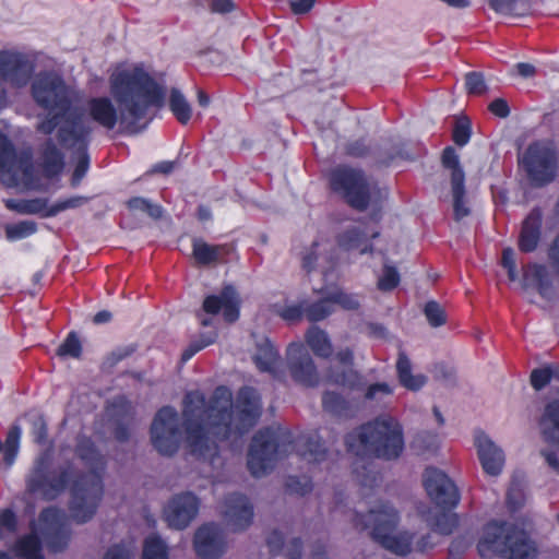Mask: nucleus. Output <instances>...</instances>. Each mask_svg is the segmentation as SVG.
Masks as SVG:
<instances>
[{
  "instance_id": "41",
  "label": "nucleus",
  "mask_w": 559,
  "mask_h": 559,
  "mask_svg": "<svg viewBox=\"0 0 559 559\" xmlns=\"http://www.w3.org/2000/svg\"><path fill=\"white\" fill-rule=\"evenodd\" d=\"M453 194V215L455 221L469 215L471 211L466 205L465 201V181L461 182V178L455 180V183H451Z\"/></svg>"
},
{
  "instance_id": "34",
  "label": "nucleus",
  "mask_w": 559,
  "mask_h": 559,
  "mask_svg": "<svg viewBox=\"0 0 559 559\" xmlns=\"http://www.w3.org/2000/svg\"><path fill=\"white\" fill-rule=\"evenodd\" d=\"M306 342L313 354L321 358H330L333 353V346L328 333L317 325L309 328L306 333Z\"/></svg>"
},
{
  "instance_id": "7",
  "label": "nucleus",
  "mask_w": 559,
  "mask_h": 559,
  "mask_svg": "<svg viewBox=\"0 0 559 559\" xmlns=\"http://www.w3.org/2000/svg\"><path fill=\"white\" fill-rule=\"evenodd\" d=\"M477 551L483 559H536L537 556V549L524 530L497 521L484 526Z\"/></svg>"
},
{
  "instance_id": "4",
  "label": "nucleus",
  "mask_w": 559,
  "mask_h": 559,
  "mask_svg": "<svg viewBox=\"0 0 559 559\" xmlns=\"http://www.w3.org/2000/svg\"><path fill=\"white\" fill-rule=\"evenodd\" d=\"M295 448L298 455L308 463H321L328 455L318 431L301 435L295 444L288 429L270 426L253 435L248 450L247 467L254 477L266 475L278 460L287 456Z\"/></svg>"
},
{
  "instance_id": "2",
  "label": "nucleus",
  "mask_w": 559,
  "mask_h": 559,
  "mask_svg": "<svg viewBox=\"0 0 559 559\" xmlns=\"http://www.w3.org/2000/svg\"><path fill=\"white\" fill-rule=\"evenodd\" d=\"M110 91L119 111L107 96L92 97L86 103L91 120L108 131L119 122L126 133H139L144 128L139 123L148 109L162 108L165 104V88L141 68L111 75Z\"/></svg>"
},
{
  "instance_id": "19",
  "label": "nucleus",
  "mask_w": 559,
  "mask_h": 559,
  "mask_svg": "<svg viewBox=\"0 0 559 559\" xmlns=\"http://www.w3.org/2000/svg\"><path fill=\"white\" fill-rule=\"evenodd\" d=\"M34 67L20 52L0 50V79L12 86H25L33 73Z\"/></svg>"
},
{
  "instance_id": "56",
  "label": "nucleus",
  "mask_w": 559,
  "mask_h": 559,
  "mask_svg": "<svg viewBox=\"0 0 559 559\" xmlns=\"http://www.w3.org/2000/svg\"><path fill=\"white\" fill-rule=\"evenodd\" d=\"M554 378L552 368L543 367L536 368L531 372V384L536 390L539 391L548 385Z\"/></svg>"
},
{
  "instance_id": "30",
  "label": "nucleus",
  "mask_w": 559,
  "mask_h": 559,
  "mask_svg": "<svg viewBox=\"0 0 559 559\" xmlns=\"http://www.w3.org/2000/svg\"><path fill=\"white\" fill-rule=\"evenodd\" d=\"M523 286L535 287L542 297H548L552 290V282L543 264H528L523 274Z\"/></svg>"
},
{
  "instance_id": "46",
  "label": "nucleus",
  "mask_w": 559,
  "mask_h": 559,
  "mask_svg": "<svg viewBox=\"0 0 559 559\" xmlns=\"http://www.w3.org/2000/svg\"><path fill=\"white\" fill-rule=\"evenodd\" d=\"M370 465V463H365L361 466H356L354 472L362 487L373 489L374 487L379 486L382 477L381 474L377 471H373Z\"/></svg>"
},
{
  "instance_id": "31",
  "label": "nucleus",
  "mask_w": 559,
  "mask_h": 559,
  "mask_svg": "<svg viewBox=\"0 0 559 559\" xmlns=\"http://www.w3.org/2000/svg\"><path fill=\"white\" fill-rule=\"evenodd\" d=\"M396 373L401 385L407 390L417 391L421 389L427 381L424 374L412 373V362L403 350H400L397 356Z\"/></svg>"
},
{
  "instance_id": "38",
  "label": "nucleus",
  "mask_w": 559,
  "mask_h": 559,
  "mask_svg": "<svg viewBox=\"0 0 559 559\" xmlns=\"http://www.w3.org/2000/svg\"><path fill=\"white\" fill-rule=\"evenodd\" d=\"M22 430L19 425L9 428L4 443L0 440V453L3 452V460L7 465H12L20 449Z\"/></svg>"
},
{
  "instance_id": "58",
  "label": "nucleus",
  "mask_w": 559,
  "mask_h": 559,
  "mask_svg": "<svg viewBox=\"0 0 559 559\" xmlns=\"http://www.w3.org/2000/svg\"><path fill=\"white\" fill-rule=\"evenodd\" d=\"M304 314H306V307L301 304L285 306L280 312V316L288 322H297Z\"/></svg>"
},
{
  "instance_id": "44",
  "label": "nucleus",
  "mask_w": 559,
  "mask_h": 559,
  "mask_svg": "<svg viewBox=\"0 0 559 559\" xmlns=\"http://www.w3.org/2000/svg\"><path fill=\"white\" fill-rule=\"evenodd\" d=\"M127 206L131 211H140L146 213L154 219H159L163 215V207L159 204L152 203L142 197H133L127 201Z\"/></svg>"
},
{
  "instance_id": "32",
  "label": "nucleus",
  "mask_w": 559,
  "mask_h": 559,
  "mask_svg": "<svg viewBox=\"0 0 559 559\" xmlns=\"http://www.w3.org/2000/svg\"><path fill=\"white\" fill-rule=\"evenodd\" d=\"M224 252H227L226 245H210L202 238L192 240V255L199 265L205 266L216 263Z\"/></svg>"
},
{
  "instance_id": "57",
  "label": "nucleus",
  "mask_w": 559,
  "mask_h": 559,
  "mask_svg": "<svg viewBox=\"0 0 559 559\" xmlns=\"http://www.w3.org/2000/svg\"><path fill=\"white\" fill-rule=\"evenodd\" d=\"M501 265L507 270L509 281L518 280L516 262L512 248L508 247L502 250Z\"/></svg>"
},
{
  "instance_id": "15",
  "label": "nucleus",
  "mask_w": 559,
  "mask_h": 559,
  "mask_svg": "<svg viewBox=\"0 0 559 559\" xmlns=\"http://www.w3.org/2000/svg\"><path fill=\"white\" fill-rule=\"evenodd\" d=\"M38 519L49 550L52 552L63 551L71 537L64 513L57 507H47L40 511Z\"/></svg>"
},
{
  "instance_id": "33",
  "label": "nucleus",
  "mask_w": 559,
  "mask_h": 559,
  "mask_svg": "<svg viewBox=\"0 0 559 559\" xmlns=\"http://www.w3.org/2000/svg\"><path fill=\"white\" fill-rule=\"evenodd\" d=\"M13 551L16 557L22 559H45L41 539L35 532L17 538L14 543Z\"/></svg>"
},
{
  "instance_id": "17",
  "label": "nucleus",
  "mask_w": 559,
  "mask_h": 559,
  "mask_svg": "<svg viewBox=\"0 0 559 559\" xmlns=\"http://www.w3.org/2000/svg\"><path fill=\"white\" fill-rule=\"evenodd\" d=\"M226 540L223 530L215 523L200 526L193 538L195 554L201 559H218L226 551Z\"/></svg>"
},
{
  "instance_id": "59",
  "label": "nucleus",
  "mask_w": 559,
  "mask_h": 559,
  "mask_svg": "<svg viewBox=\"0 0 559 559\" xmlns=\"http://www.w3.org/2000/svg\"><path fill=\"white\" fill-rule=\"evenodd\" d=\"M135 350V344L117 347L107 356V361L109 362L110 366H115L118 362L122 361L123 359L130 357Z\"/></svg>"
},
{
  "instance_id": "60",
  "label": "nucleus",
  "mask_w": 559,
  "mask_h": 559,
  "mask_svg": "<svg viewBox=\"0 0 559 559\" xmlns=\"http://www.w3.org/2000/svg\"><path fill=\"white\" fill-rule=\"evenodd\" d=\"M266 545L270 549V552L273 556L278 555L283 550V547H284L283 534L277 530H273L266 537Z\"/></svg>"
},
{
  "instance_id": "51",
  "label": "nucleus",
  "mask_w": 559,
  "mask_h": 559,
  "mask_svg": "<svg viewBox=\"0 0 559 559\" xmlns=\"http://www.w3.org/2000/svg\"><path fill=\"white\" fill-rule=\"evenodd\" d=\"M401 276L393 265L384 264L383 273L378 280V288L382 292H391L399 286Z\"/></svg>"
},
{
  "instance_id": "28",
  "label": "nucleus",
  "mask_w": 559,
  "mask_h": 559,
  "mask_svg": "<svg viewBox=\"0 0 559 559\" xmlns=\"http://www.w3.org/2000/svg\"><path fill=\"white\" fill-rule=\"evenodd\" d=\"M110 407L115 419L114 437L118 442H127L131 433L129 426L123 423V419H133L134 409L132 403L126 396L121 395L112 401Z\"/></svg>"
},
{
  "instance_id": "5",
  "label": "nucleus",
  "mask_w": 559,
  "mask_h": 559,
  "mask_svg": "<svg viewBox=\"0 0 559 559\" xmlns=\"http://www.w3.org/2000/svg\"><path fill=\"white\" fill-rule=\"evenodd\" d=\"M345 445L348 453L362 461L371 457L395 460L404 450L403 428L395 418L380 415L348 432Z\"/></svg>"
},
{
  "instance_id": "50",
  "label": "nucleus",
  "mask_w": 559,
  "mask_h": 559,
  "mask_svg": "<svg viewBox=\"0 0 559 559\" xmlns=\"http://www.w3.org/2000/svg\"><path fill=\"white\" fill-rule=\"evenodd\" d=\"M286 491L298 496H306L312 491L313 484L307 476H288L285 483Z\"/></svg>"
},
{
  "instance_id": "8",
  "label": "nucleus",
  "mask_w": 559,
  "mask_h": 559,
  "mask_svg": "<svg viewBox=\"0 0 559 559\" xmlns=\"http://www.w3.org/2000/svg\"><path fill=\"white\" fill-rule=\"evenodd\" d=\"M423 485L431 502L440 510L438 514L427 515V524L441 535L452 534L459 525V516L452 511L461 501L460 489L448 474L432 466L425 469Z\"/></svg>"
},
{
  "instance_id": "62",
  "label": "nucleus",
  "mask_w": 559,
  "mask_h": 559,
  "mask_svg": "<svg viewBox=\"0 0 559 559\" xmlns=\"http://www.w3.org/2000/svg\"><path fill=\"white\" fill-rule=\"evenodd\" d=\"M369 147L362 139L353 141L346 146V154L357 158L366 157L369 154Z\"/></svg>"
},
{
  "instance_id": "27",
  "label": "nucleus",
  "mask_w": 559,
  "mask_h": 559,
  "mask_svg": "<svg viewBox=\"0 0 559 559\" xmlns=\"http://www.w3.org/2000/svg\"><path fill=\"white\" fill-rule=\"evenodd\" d=\"M39 166L47 178L60 175L64 168V154L52 138H47L39 148Z\"/></svg>"
},
{
  "instance_id": "36",
  "label": "nucleus",
  "mask_w": 559,
  "mask_h": 559,
  "mask_svg": "<svg viewBox=\"0 0 559 559\" xmlns=\"http://www.w3.org/2000/svg\"><path fill=\"white\" fill-rule=\"evenodd\" d=\"M8 209L16 211L20 214H39L45 217V213L49 210L48 200L45 198H35L29 200H8L5 202Z\"/></svg>"
},
{
  "instance_id": "3",
  "label": "nucleus",
  "mask_w": 559,
  "mask_h": 559,
  "mask_svg": "<svg viewBox=\"0 0 559 559\" xmlns=\"http://www.w3.org/2000/svg\"><path fill=\"white\" fill-rule=\"evenodd\" d=\"M70 485L71 518L78 524H84L93 519L104 496V484L98 473L75 472L71 462L52 468L49 456L41 454L35 460L26 479L27 490L39 493L47 501L57 499Z\"/></svg>"
},
{
  "instance_id": "14",
  "label": "nucleus",
  "mask_w": 559,
  "mask_h": 559,
  "mask_svg": "<svg viewBox=\"0 0 559 559\" xmlns=\"http://www.w3.org/2000/svg\"><path fill=\"white\" fill-rule=\"evenodd\" d=\"M287 367L294 382L306 388L319 385L317 366L302 343H292L287 347Z\"/></svg>"
},
{
  "instance_id": "18",
  "label": "nucleus",
  "mask_w": 559,
  "mask_h": 559,
  "mask_svg": "<svg viewBox=\"0 0 559 559\" xmlns=\"http://www.w3.org/2000/svg\"><path fill=\"white\" fill-rule=\"evenodd\" d=\"M240 298L233 285H225L218 295H207L202 304V310L212 316L222 312L227 323L236 322L240 317Z\"/></svg>"
},
{
  "instance_id": "64",
  "label": "nucleus",
  "mask_w": 559,
  "mask_h": 559,
  "mask_svg": "<svg viewBox=\"0 0 559 559\" xmlns=\"http://www.w3.org/2000/svg\"><path fill=\"white\" fill-rule=\"evenodd\" d=\"M488 110L499 118H507L510 115L508 102L503 98H496L488 105Z\"/></svg>"
},
{
  "instance_id": "9",
  "label": "nucleus",
  "mask_w": 559,
  "mask_h": 559,
  "mask_svg": "<svg viewBox=\"0 0 559 559\" xmlns=\"http://www.w3.org/2000/svg\"><path fill=\"white\" fill-rule=\"evenodd\" d=\"M352 521L359 532L370 530L371 538L386 550L399 556H406L412 551L414 534L408 532L393 534L400 515L391 503L382 502L367 513L355 512Z\"/></svg>"
},
{
  "instance_id": "16",
  "label": "nucleus",
  "mask_w": 559,
  "mask_h": 559,
  "mask_svg": "<svg viewBox=\"0 0 559 559\" xmlns=\"http://www.w3.org/2000/svg\"><path fill=\"white\" fill-rule=\"evenodd\" d=\"M0 171L11 175L12 183L17 185L19 171L23 178L31 180L34 175L32 157L28 154L17 156L11 140L0 131Z\"/></svg>"
},
{
  "instance_id": "39",
  "label": "nucleus",
  "mask_w": 559,
  "mask_h": 559,
  "mask_svg": "<svg viewBox=\"0 0 559 559\" xmlns=\"http://www.w3.org/2000/svg\"><path fill=\"white\" fill-rule=\"evenodd\" d=\"M169 109L181 124H187L190 121L192 116L191 106L177 88H171L170 91Z\"/></svg>"
},
{
  "instance_id": "53",
  "label": "nucleus",
  "mask_w": 559,
  "mask_h": 559,
  "mask_svg": "<svg viewBox=\"0 0 559 559\" xmlns=\"http://www.w3.org/2000/svg\"><path fill=\"white\" fill-rule=\"evenodd\" d=\"M465 88L468 95L479 96L487 91L483 73L472 71L465 74Z\"/></svg>"
},
{
  "instance_id": "49",
  "label": "nucleus",
  "mask_w": 559,
  "mask_h": 559,
  "mask_svg": "<svg viewBox=\"0 0 559 559\" xmlns=\"http://www.w3.org/2000/svg\"><path fill=\"white\" fill-rule=\"evenodd\" d=\"M472 136V123L467 117L456 120L452 130V140L459 146L466 145Z\"/></svg>"
},
{
  "instance_id": "52",
  "label": "nucleus",
  "mask_w": 559,
  "mask_h": 559,
  "mask_svg": "<svg viewBox=\"0 0 559 559\" xmlns=\"http://www.w3.org/2000/svg\"><path fill=\"white\" fill-rule=\"evenodd\" d=\"M424 313L429 324L433 328L441 326L447 322L443 308L435 300L426 302Z\"/></svg>"
},
{
  "instance_id": "23",
  "label": "nucleus",
  "mask_w": 559,
  "mask_h": 559,
  "mask_svg": "<svg viewBox=\"0 0 559 559\" xmlns=\"http://www.w3.org/2000/svg\"><path fill=\"white\" fill-rule=\"evenodd\" d=\"M475 447L484 472L499 475L504 464L503 451L483 430L475 431Z\"/></svg>"
},
{
  "instance_id": "47",
  "label": "nucleus",
  "mask_w": 559,
  "mask_h": 559,
  "mask_svg": "<svg viewBox=\"0 0 559 559\" xmlns=\"http://www.w3.org/2000/svg\"><path fill=\"white\" fill-rule=\"evenodd\" d=\"M37 225L34 222L23 221L5 227V236L9 240H19L35 234Z\"/></svg>"
},
{
  "instance_id": "45",
  "label": "nucleus",
  "mask_w": 559,
  "mask_h": 559,
  "mask_svg": "<svg viewBox=\"0 0 559 559\" xmlns=\"http://www.w3.org/2000/svg\"><path fill=\"white\" fill-rule=\"evenodd\" d=\"M59 357L80 358L82 355V343L76 332H70L57 349Z\"/></svg>"
},
{
  "instance_id": "13",
  "label": "nucleus",
  "mask_w": 559,
  "mask_h": 559,
  "mask_svg": "<svg viewBox=\"0 0 559 559\" xmlns=\"http://www.w3.org/2000/svg\"><path fill=\"white\" fill-rule=\"evenodd\" d=\"M178 413L173 406H163L157 411L151 425V441L162 455H174L180 445Z\"/></svg>"
},
{
  "instance_id": "1",
  "label": "nucleus",
  "mask_w": 559,
  "mask_h": 559,
  "mask_svg": "<svg viewBox=\"0 0 559 559\" xmlns=\"http://www.w3.org/2000/svg\"><path fill=\"white\" fill-rule=\"evenodd\" d=\"M182 416L191 453L213 457L218 454L216 441L240 438L255 426L261 416V400L253 388L242 386L234 411L230 389L218 385L209 400L199 391L188 392L182 401Z\"/></svg>"
},
{
  "instance_id": "63",
  "label": "nucleus",
  "mask_w": 559,
  "mask_h": 559,
  "mask_svg": "<svg viewBox=\"0 0 559 559\" xmlns=\"http://www.w3.org/2000/svg\"><path fill=\"white\" fill-rule=\"evenodd\" d=\"M33 436L35 442L41 444L46 441L48 436L47 424L43 416H39L33 421Z\"/></svg>"
},
{
  "instance_id": "22",
  "label": "nucleus",
  "mask_w": 559,
  "mask_h": 559,
  "mask_svg": "<svg viewBox=\"0 0 559 559\" xmlns=\"http://www.w3.org/2000/svg\"><path fill=\"white\" fill-rule=\"evenodd\" d=\"M335 358L343 368L330 367L326 373L328 381L332 384L350 390L359 388L361 376L353 368L354 352L348 347L341 349L336 353Z\"/></svg>"
},
{
  "instance_id": "54",
  "label": "nucleus",
  "mask_w": 559,
  "mask_h": 559,
  "mask_svg": "<svg viewBox=\"0 0 559 559\" xmlns=\"http://www.w3.org/2000/svg\"><path fill=\"white\" fill-rule=\"evenodd\" d=\"M216 338V333H211L210 335H202L199 341L191 342L188 347L181 354V362L185 364L189 361L197 353L205 348L206 346L213 344Z\"/></svg>"
},
{
  "instance_id": "35",
  "label": "nucleus",
  "mask_w": 559,
  "mask_h": 559,
  "mask_svg": "<svg viewBox=\"0 0 559 559\" xmlns=\"http://www.w3.org/2000/svg\"><path fill=\"white\" fill-rule=\"evenodd\" d=\"M322 407L324 412L340 418H347L353 415L350 403L340 393L333 391L323 393Z\"/></svg>"
},
{
  "instance_id": "43",
  "label": "nucleus",
  "mask_w": 559,
  "mask_h": 559,
  "mask_svg": "<svg viewBox=\"0 0 559 559\" xmlns=\"http://www.w3.org/2000/svg\"><path fill=\"white\" fill-rule=\"evenodd\" d=\"M143 559H168L167 546L159 536H150L144 540Z\"/></svg>"
},
{
  "instance_id": "42",
  "label": "nucleus",
  "mask_w": 559,
  "mask_h": 559,
  "mask_svg": "<svg viewBox=\"0 0 559 559\" xmlns=\"http://www.w3.org/2000/svg\"><path fill=\"white\" fill-rule=\"evenodd\" d=\"M442 166L451 170V183H455L461 178V182L465 181V174L460 165L459 155L452 146H447L441 155Z\"/></svg>"
},
{
  "instance_id": "25",
  "label": "nucleus",
  "mask_w": 559,
  "mask_h": 559,
  "mask_svg": "<svg viewBox=\"0 0 559 559\" xmlns=\"http://www.w3.org/2000/svg\"><path fill=\"white\" fill-rule=\"evenodd\" d=\"M380 231L377 229L367 230L360 226L347 228L336 236L337 246L344 251L358 250L360 254L373 251L370 239L379 237Z\"/></svg>"
},
{
  "instance_id": "11",
  "label": "nucleus",
  "mask_w": 559,
  "mask_h": 559,
  "mask_svg": "<svg viewBox=\"0 0 559 559\" xmlns=\"http://www.w3.org/2000/svg\"><path fill=\"white\" fill-rule=\"evenodd\" d=\"M331 190L357 211H365L370 203V189L364 173L347 166H338L329 176Z\"/></svg>"
},
{
  "instance_id": "6",
  "label": "nucleus",
  "mask_w": 559,
  "mask_h": 559,
  "mask_svg": "<svg viewBox=\"0 0 559 559\" xmlns=\"http://www.w3.org/2000/svg\"><path fill=\"white\" fill-rule=\"evenodd\" d=\"M32 96L35 103L49 112L37 123V132L51 135L62 123H67L70 115H82L72 108V99L63 79L55 73L45 72L37 75L32 84Z\"/></svg>"
},
{
  "instance_id": "26",
  "label": "nucleus",
  "mask_w": 559,
  "mask_h": 559,
  "mask_svg": "<svg viewBox=\"0 0 559 559\" xmlns=\"http://www.w3.org/2000/svg\"><path fill=\"white\" fill-rule=\"evenodd\" d=\"M253 359L260 371L270 373L276 380H283L285 376L283 360L277 348L269 338L258 344L257 354Z\"/></svg>"
},
{
  "instance_id": "55",
  "label": "nucleus",
  "mask_w": 559,
  "mask_h": 559,
  "mask_svg": "<svg viewBox=\"0 0 559 559\" xmlns=\"http://www.w3.org/2000/svg\"><path fill=\"white\" fill-rule=\"evenodd\" d=\"M329 295L333 306L338 305L345 310H357L360 306L358 299L354 295L347 294L342 289H336Z\"/></svg>"
},
{
  "instance_id": "29",
  "label": "nucleus",
  "mask_w": 559,
  "mask_h": 559,
  "mask_svg": "<svg viewBox=\"0 0 559 559\" xmlns=\"http://www.w3.org/2000/svg\"><path fill=\"white\" fill-rule=\"evenodd\" d=\"M539 428L545 442L559 449V399L545 405L539 418Z\"/></svg>"
},
{
  "instance_id": "48",
  "label": "nucleus",
  "mask_w": 559,
  "mask_h": 559,
  "mask_svg": "<svg viewBox=\"0 0 559 559\" xmlns=\"http://www.w3.org/2000/svg\"><path fill=\"white\" fill-rule=\"evenodd\" d=\"M87 201L88 198L83 195H73L63 200H59L55 204L50 205L49 210L45 213V218L53 217L60 212L69 209H78L87 203Z\"/></svg>"
},
{
  "instance_id": "24",
  "label": "nucleus",
  "mask_w": 559,
  "mask_h": 559,
  "mask_svg": "<svg viewBox=\"0 0 559 559\" xmlns=\"http://www.w3.org/2000/svg\"><path fill=\"white\" fill-rule=\"evenodd\" d=\"M543 212L535 206L522 222L518 247L523 253L534 252L542 239Z\"/></svg>"
},
{
  "instance_id": "40",
  "label": "nucleus",
  "mask_w": 559,
  "mask_h": 559,
  "mask_svg": "<svg viewBox=\"0 0 559 559\" xmlns=\"http://www.w3.org/2000/svg\"><path fill=\"white\" fill-rule=\"evenodd\" d=\"M334 312L330 295L306 306V317L310 322H319Z\"/></svg>"
},
{
  "instance_id": "21",
  "label": "nucleus",
  "mask_w": 559,
  "mask_h": 559,
  "mask_svg": "<svg viewBox=\"0 0 559 559\" xmlns=\"http://www.w3.org/2000/svg\"><path fill=\"white\" fill-rule=\"evenodd\" d=\"M224 516L234 532L248 528L253 520V506L239 492H231L224 498Z\"/></svg>"
},
{
  "instance_id": "10",
  "label": "nucleus",
  "mask_w": 559,
  "mask_h": 559,
  "mask_svg": "<svg viewBox=\"0 0 559 559\" xmlns=\"http://www.w3.org/2000/svg\"><path fill=\"white\" fill-rule=\"evenodd\" d=\"M93 128L85 124L83 115H70L67 123H62L56 133L58 143L66 150L76 155V163L71 177V185L76 187L90 168L88 146Z\"/></svg>"
},
{
  "instance_id": "61",
  "label": "nucleus",
  "mask_w": 559,
  "mask_h": 559,
  "mask_svg": "<svg viewBox=\"0 0 559 559\" xmlns=\"http://www.w3.org/2000/svg\"><path fill=\"white\" fill-rule=\"evenodd\" d=\"M0 526L10 533L16 532L17 516L12 509H4L0 512Z\"/></svg>"
},
{
  "instance_id": "37",
  "label": "nucleus",
  "mask_w": 559,
  "mask_h": 559,
  "mask_svg": "<svg viewBox=\"0 0 559 559\" xmlns=\"http://www.w3.org/2000/svg\"><path fill=\"white\" fill-rule=\"evenodd\" d=\"M76 456L88 466H97L102 464L103 456L97 449L95 442L88 437H82L75 445Z\"/></svg>"
},
{
  "instance_id": "20",
  "label": "nucleus",
  "mask_w": 559,
  "mask_h": 559,
  "mask_svg": "<svg viewBox=\"0 0 559 559\" xmlns=\"http://www.w3.org/2000/svg\"><path fill=\"white\" fill-rule=\"evenodd\" d=\"M199 498L192 492L176 495L165 509L168 525L177 530L186 528L199 512Z\"/></svg>"
},
{
  "instance_id": "12",
  "label": "nucleus",
  "mask_w": 559,
  "mask_h": 559,
  "mask_svg": "<svg viewBox=\"0 0 559 559\" xmlns=\"http://www.w3.org/2000/svg\"><path fill=\"white\" fill-rule=\"evenodd\" d=\"M523 166L535 187L550 183L557 173L556 151L546 143L536 141L528 145L523 156Z\"/></svg>"
}]
</instances>
